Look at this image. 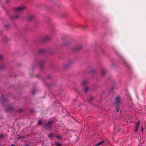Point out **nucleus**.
<instances>
[{
	"instance_id": "nucleus-22",
	"label": "nucleus",
	"mask_w": 146,
	"mask_h": 146,
	"mask_svg": "<svg viewBox=\"0 0 146 146\" xmlns=\"http://www.w3.org/2000/svg\"><path fill=\"white\" fill-rule=\"evenodd\" d=\"M141 131H142V132H143V127H141Z\"/></svg>"
},
{
	"instance_id": "nucleus-25",
	"label": "nucleus",
	"mask_w": 146,
	"mask_h": 146,
	"mask_svg": "<svg viewBox=\"0 0 146 146\" xmlns=\"http://www.w3.org/2000/svg\"><path fill=\"white\" fill-rule=\"evenodd\" d=\"M93 72H94V70H93Z\"/></svg>"
},
{
	"instance_id": "nucleus-17",
	"label": "nucleus",
	"mask_w": 146,
	"mask_h": 146,
	"mask_svg": "<svg viewBox=\"0 0 146 146\" xmlns=\"http://www.w3.org/2000/svg\"><path fill=\"white\" fill-rule=\"evenodd\" d=\"M42 123L41 121H40L38 123V124L39 125H40Z\"/></svg>"
},
{
	"instance_id": "nucleus-16",
	"label": "nucleus",
	"mask_w": 146,
	"mask_h": 146,
	"mask_svg": "<svg viewBox=\"0 0 146 146\" xmlns=\"http://www.w3.org/2000/svg\"><path fill=\"white\" fill-rule=\"evenodd\" d=\"M106 72V71L105 70H104L102 72V74H104Z\"/></svg>"
},
{
	"instance_id": "nucleus-1",
	"label": "nucleus",
	"mask_w": 146,
	"mask_h": 146,
	"mask_svg": "<svg viewBox=\"0 0 146 146\" xmlns=\"http://www.w3.org/2000/svg\"><path fill=\"white\" fill-rule=\"evenodd\" d=\"M25 8V6L19 7L16 8L15 9L17 11H22Z\"/></svg>"
},
{
	"instance_id": "nucleus-10",
	"label": "nucleus",
	"mask_w": 146,
	"mask_h": 146,
	"mask_svg": "<svg viewBox=\"0 0 146 146\" xmlns=\"http://www.w3.org/2000/svg\"><path fill=\"white\" fill-rule=\"evenodd\" d=\"M56 137L58 139H62V137L61 136H60V135H56Z\"/></svg>"
},
{
	"instance_id": "nucleus-26",
	"label": "nucleus",
	"mask_w": 146,
	"mask_h": 146,
	"mask_svg": "<svg viewBox=\"0 0 146 146\" xmlns=\"http://www.w3.org/2000/svg\"><path fill=\"white\" fill-rule=\"evenodd\" d=\"M48 40V39H46V40Z\"/></svg>"
},
{
	"instance_id": "nucleus-14",
	"label": "nucleus",
	"mask_w": 146,
	"mask_h": 146,
	"mask_svg": "<svg viewBox=\"0 0 146 146\" xmlns=\"http://www.w3.org/2000/svg\"><path fill=\"white\" fill-rule=\"evenodd\" d=\"M88 87H85L84 89V91L85 92H87L88 90Z\"/></svg>"
},
{
	"instance_id": "nucleus-4",
	"label": "nucleus",
	"mask_w": 146,
	"mask_h": 146,
	"mask_svg": "<svg viewBox=\"0 0 146 146\" xmlns=\"http://www.w3.org/2000/svg\"><path fill=\"white\" fill-rule=\"evenodd\" d=\"M54 133H50L49 135H48V137L49 138H52L54 137Z\"/></svg>"
},
{
	"instance_id": "nucleus-6",
	"label": "nucleus",
	"mask_w": 146,
	"mask_h": 146,
	"mask_svg": "<svg viewBox=\"0 0 146 146\" xmlns=\"http://www.w3.org/2000/svg\"><path fill=\"white\" fill-rule=\"evenodd\" d=\"M104 142V141H102L97 144L96 146H99L102 144Z\"/></svg>"
},
{
	"instance_id": "nucleus-19",
	"label": "nucleus",
	"mask_w": 146,
	"mask_h": 146,
	"mask_svg": "<svg viewBox=\"0 0 146 146\" xmlns=\"http://www.w3.org/2000/svg\"><path fill=\"white\" fill-rule=\"evenodd\" d=\"M3 58V56L2 55H0V60L2 59Z\"/></svg>"
},
{
	"instance_id": "nucleus-9",
	"label": "nucleus",
	"mask_w": 146,
	"mask_h": 146,
	"mask_svg": "<svg viewBox=\"0 0 146 146\" xmlns=\"http://www.w3.org/2000/svg\"><path fill=\"white\" fill-rule=\"evenodd\" d=\"M82 47L81 45H79L76 46V49H79L80 48Z\"/></svg>"
},
{
	"instance_id": "nucleus-20",
	"label": "nucleus",
	"mask_w": 146,
	"mask_h": 146,
	"mask_svg": "<svg viewBox=\"0 0 146 146\" xmlns=\"http://www.w3.org/2000/svg\"><path fill=\"white\" fill-rule=\"evenodd\" d=\"M19 15H17V16H15L14 17V18H18L19 17Z\"/></svg>"
},
{
	"instance_id": "nucleus-3",
	"label": "nucleus",
	"mask_w": 146,
	"mask_h": 146,
	"mask_svg": "<svg viewBox=\"0 0 146 146\" xmlns=\"http://www.w3.org/2000/svg\"><path fill=\"white\" fill-rule=\"evenodd\" d=\"M87 82L88 81L86 80H84L82 83L81 84V86L83 87L86 86Z\"/></svg>"
},
{
	"instance_id": "nucleus-8",
	"label": "nucleus",
	"mask_w": 146,
	"mask_h": 146,
	"mask_svg": "<svg viewBox=\"0 0 146 146\" xmlns=\"http://www.w3.org/2000/svg\"><path fill=\"white\" fill-rule=\"evenodd\" d=\"M93 100V97H91L89 100H88V102L90 103H91L92 101Z\"/></svg>"
},
{
	"instance_id": "nucleus-11",
	"label": "nucleus",
	"mask_w": 146,
	"mask_h": 146,
	"mask_svg": "<svg viewBox=\"0 0 146 146\" xmlns=\"http://www.w3.org/2000/svg\"><path fill=\"white\" fill-rule=\"evenodd\" d=\"M12 110V108L11 107H9L8 108V110L9 111H11Z\"/></svg>"
},
{
	"instance_id": "nucleus-2",
	"label": "nucleus",
	"mask_w": 146,
	"mask_h": 146,
	"mask_svg": "<svg viewBox=\"0 0 146 146\" xmlns=\"http://www.w3.org/2000/svg\"><path fill=\"white\" fill-rule=\"evenodd\" d=\"M120 102V97L118 96L115 99V103L116 104H118Z\"/></svg>"
},
{
	"instance_id": "nucleus-24",
	"label": "nucleus",
	"mask_w": 146,
	"mask_h": 146,
	"mask_svg": "<svg viewBox=\"0 0 146 146\" xmlns=\"http://www.w3.org/2000/svg\"><path fill=\"white\" fill-rule=\"evenodd\" d=\"M11 146H15V145L14 144H12Z\"/></svg>"
},
{
	"instance_id": "nucleus-13",
	"label": "nucleus",
	"mask_w": 146,
	"mask_h": 146,
	"mask_svg": "<svg viewBox=\"0 0 146 146\" xmlns=\"http://www.w3.org/2000/svg\"><path fill=\"white\" fill-rule=\"evenodd\" d=\"M55 145H56L60 146L62 145V144L60 143H55Z\"/></svg>"
},
{
	"instance_id": "nucleus-18",
	"label": "nucleus",
	"mask_w": 146,
	"mask_h": 146,
	"mask_svg": "<svg viewBox=\"0 0 146 146\" xmlns=\"http://www.w3.org/2000/svg\"><path fill=\"white\" fill-rule=\"evenodd\" d=\"M138 129L136 127L135 128V132H137L138 130Z\"/></svg>"
},
{
	"instance_id": "nucleus-12",
	"label": "nucleus",
	"mask_w": 146,
	"mask_h": 146,
	"mask_svg": "<svg viewBox=\"0 0 146 146\" xmlns=\"http://www.w3.org/2000/svg\"><path fill=\"white\" fill-rule=\"evenodd\" d=\"M34 17L33 16H30L29 18H28V20H31V19H33Z\"/></svg>"
},
{
	"instance_id": "nucleus-23",
	"label": "nucleus",
	"mask_w": 146,
	"mask_h": 146,
	"mask_svg": "<svg viewBox=\"0 0 146 146\" xmlns=\"http://www.w3.org/2000/svg\"><path fill=\"white\" fill-rule=\"evenodd\" d=\"M3 136V135H0V138H2Z\"/></svg>"
},
{
	"instance_id": "nucleus-21",
	"label": "nucleus",
	"mask_w": 146,
	"mask_h": 146,
	"mask_svg": "<svg viewBox=\"0 0 146 146\" xmlns=\"http://www.w3.org/2000/svg\"><path fill=\"white\" fill-rule=\"evenodd\" d=\"M119 108H117V109H116L117 111V112H118V111H119Z\"/></svg>"
},
{
	"instance_id": "nucleus-7",
	"label": "nucleus",
	"mask_w": 146,
	"mask_h": 146,
	"mask_svg": "<svg viewBox=\"0 0 146 146\" xmlns=\"http://www.w3.org/2000/svg\"><path fill=\"white\" fill-rule=\"evenodd\" d=\"M139 125V121H137V123L136 124L135 127L138 128Z\"/></svg>"
},
{
	"instance_id": "nucleus-15",
	"label": "nucleus",
	"mask_w": 146,
	"mask_h": 146,
	"mask_svg": "<svg viewBox=\"0 0 146 146\" xmlns=\"http://www.w3.org/2000/svg\"><path fill=\"white\" fill-rule=\"evenodd\" d=\"M24 138V137L23 136H22L21 137L20 136H19L18 137H17V138L18 139H20V138Z\"/></svg>"
},
{
	"instance_id": "nucleus-5",
	"label": "nucleus",
	"mask_w": 146,
	"mask_h": 146,
	"mask_svg": "<svg viewBox=\"0 0 146 146\" xmlns=\"http://www.w3.org/2000/svg\"><path fill=\"white\" fill-rule=\"evenodd\" d=\"M52 122L51 121H50L48 122V123L47 124H46V128H48V126H49L52 123Z\"/></svg>"
}]
</instances>
